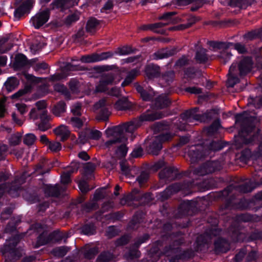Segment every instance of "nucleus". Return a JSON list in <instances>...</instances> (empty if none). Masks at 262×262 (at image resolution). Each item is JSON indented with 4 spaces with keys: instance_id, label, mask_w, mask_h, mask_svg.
Masks as SVG:
<instances>
[{
    "instance_id": "nucleus-1",
    "label": "nucleus",
    "mask_w": 262,
    "mask_h": 262,
    "mask_svg": "<svg viewBox=\"0 0 262 262\" xmlns=\"http://www.w3.org/2000/svg\"><path fill=\"white\" fill-rule=\"evenodd\" d=\"M162 117V116L160 114L147 110L141 114L139 118H134L122 125L115 126L112 129H107L106 133L112 135L114 138L106 141L105 143V146L106 148H110L113 145L126 141L127 139L124 138L122 134L124 130L132 133L142 125L143 122L153 121Z\"/></svg>"
},
{
    "instance_id": "nucleus-2",
    "label": "nucleus",
    "mask_w": 262,
    "mask_h": 262,
    "mask_svg": "<svg viewBox=\"0 0 262 262\" xmlns=\"http://www.w3.org/2000/svg\"><path fill=\"white\" fill-rule=\"evenodd\" d=\"M185 243L184 235L181 232L171 234L164 243L163 241H158L155 243L154 251L160 252L169 258V262H179L180 260H186L194 256V253L191 249H188L179 255H172L180 251V247Z\"/></svg>"
},
{
    "instance_id": "nucleus-3",
    "label": "nucleus",
    "mask_w": 262,
    "mask_h": 262,
    "mask_svg": "<svg viewBox=\"0 0 262 262\" xmlns=\"http://www.w3.org/2000/svg\"><path fill=\"white\" fill-rule=\"evenodd\" d=\"M255 186H253L251 182L245 183L242 185L231 184L223 191L216 194L215 198L225 199V204L220 207V211L222 212L221 214L227 213L226 210L232 209H244L248 207V203L244 198L240 199L239 201L235 198V195L238 193H248L251 192Z\"/></svg>"
},
{
    "instance_id": "nucleus-4",
    "label": "nucleus",
    "mask_w": 262,
    "mask_h": 262,
    "mask_svg": "<svg viewBox=\"0 0 262 262\" xmlns=\"http://www.w3.org/2000/svg\"><path fill=\"white\" fill-rule=\"evenodd\" d=\"M235 119L236 122L240 123L241 126L239 137L235 141L237 148H240L243 144H249L254 140L255 136L253 132L255 129L256 117L250 116L248 112H244L237 114Z\"/></svg>"
},
{
    "instance_id": "nucleus-5",
    "label": "nucleus",
    "mask_w": 262,
    "mask_h": 262,
    "mask_svg": "<svg viewBox=\"0 0 262 262\" xmlns=\"http://www.w3.org/2000/svg\"><path fill=\"white\" fill-rule=\"evenodd\" d=\"M170 128L169 124L165 121L158 122L155 124V131L161 133L155 136L147 146V150L149 154L158 155L163 147L162 145L172 141L174 134L168 132Z\"/></svg>"
},
{
    "instance_id": "nucleus-6",
    "label": "nucleus",
    "mask_w": 262,
    "mask_h": 262,
    "mask_svg": "<svg viewBox=\"0 0 262 262\" xmlns=\"http://www.w3.org/2000/svg\"><path fill=\"white\" fill-rule=\"evenodd\" d=\"M19 241V236H15L10 239L8 244L4 245L2 249L5 262H15L22 255V251L16 248Z\"/></svg>"
},
{
    "instance_id": "nucleus-7",
    "label": "nucleus",
    "mask_w": 262,
    "mask_h": 262,
    "mask_svg": "<svg viewBox=\"0 0 262 262\" xmlns=\"http://www.w3.org/2000/svg\"><path fill=\"white\" fill-rule=\"evenodd\" d=\"M253 220V216L248 213L241 214L236 216V221L229 229V232L231 234V238L232 241L241 242L243 241L245 238V234L240 231L239 222H248L252 221Z\"/></svg>"
},
{
    "instance_id": "nucleus-8",
    "label": "nucleus",
    "mask_w": 262,
    "mask_h": 262,
    "mask_svg": "<svg viewBox=\"0 0 262 262\" xmlns=\"http://www.w3.org/2000/svg\"><path fill=\"white\" fill-rule=\"evenodd\" d=\"M221 230L216 227L210 229L208 232L201 234L197 237L195 251L199 252L203 250L205 246L210 241L211 236H216L220 234Z\"/></svg>"
},
{
    "instance_id": "nucleus-9",
    "label": "nucleus",
    "mask_w": 262,
    "mask_h": 262,
    "mask_svg": "<svg viewBox=\"0 0 262 262\" xmlns=\"http://www.w3.org/2000/svg\"><path fill=\"white\" fill-rule=\"evenodd\" d=\"M221 168V165L220 162L208 161L204 163L198 168L192 170L193 174L203 176L212 173L215 171L219 170Z\"/></svg>"
},
{
    "instance_id": "nucleus-10",
    "label": "nucleus",
    "mask_w": 262,
    "mask_h": 262,
    "mask_svg": "<svg viewBox=\"0 0 262 262\" xmlns=\"http://www.w3.org/2000/svg\"><path fill=\"white\" fill-rule=\"evenodd\" d=\"M149 238V235L145 234L142 237L138 238L134 244L130 246L128 251L125 253L124 255L125 258L130 260L139 258L141 256V252L138 248L141 244L145 242Z\"/></svg>"
},
{
    "instance_id": "nucleus-11",
    "label": "nucleus",
    "mask_w": 262,
    "mask_h": 262,
    "mask_svg": "<svg viewBox=\"0 0 262 262\" xmlns=\"http://www.w3.org/2000/svg\"><path fill=\"white\" fill-rule=\"evenodd\" d=\"M67 75L64 73H56L49 77L42 78L35 77L33 75L28 74L26 75L27 80L35 83L56 82L66 78Z\"/></svg>"
},
{
    "instance_id": "nucleus-12",
    "label": "nucleus",
    "mask_w": 262,
    "mask_h": 262,
    "mask_svg": "<svg viewBox=\"0 0 262 262\" xmlns=\"http://www.w3.org/2000/svg\"><path fill=\"white\" fill-rule=\"evenodd\" d=\"M114 56L112 52H102L100 54L93 53L90 55L82 56L80 60L84 63L95 62L112 58Z\"/></svg>"
},
{
    "instance_id": "nucleus-13",
    "label": "nucleus",
    "mask_w": 262,
    "mask_h": 262,
    "mask_svg": "<svg viewBox=\"0 0 262 262\" xmlns=\"http://www.w3.org/2000/svg\"><path fill=\"white\" fill-rule=\"evenodd\" d=\"M106 99L103 98L96 103L94 105V108L96 111H99L97 113V118L99 120L107 121L111 115V112L106 107Z\"/></svg>"
},
{
    "instance_id": "nucleus-14",
    "label": "nucleus",
    "mask_w": 262,
    "mask_h": 262,
    "mask_svg": "<svg viewBox=\"0 0 262 262\" xmlns=\"http://www.w3.org/2000/svg\"><path fill=\"white\" fill-rule=\"evenodd\" d=\"M50 12L49 10H46L37 13L31 18V22L36 29H39L49 20Z\"/></svg>"
},
{
    "instance_id": "nucleus-15",
    "label": "nucleus",
    "mask_w": 262,
    "mask_h": 262,
    "mask_svg": "<svg viewBox=\"0 0 262 262\" xmlns=\"http://www.w3.org/2000/svg\"><path fill=\"white\" fill-rule=\"evenodd\" d=\"M115 80L114 74L108 73L103 75L96 86L95 91L97 92H104L107 90V86L112 84Z\"/></svg>"
},
{
    "instance_id": "nucleus-16",
    "label": "nucleus",
    "mask_w": 262,
    "mask_h": 262,
    "mask_svg": "<svg viewBox=\"0 0 262 262\" xmlns=\"http://www.w3.org/2000/svg\"><path fill=\"white\" fill-rule=\"evenodd\" d=\"M66 189V186L60 185H55L54 186L46 185L43 188V191L46 195L54 197H58L60 194H63Z\"/></svg>"
},
{
    "instance_id": "nucleus-17",
    "label": "nucleus",
    "mask_w": 262,
    "mask_h": 262,
    "mask_svg": "<svg viewBox=\"0 0 262 262\" xmlns=\"http://www.w3.org/2000/svg\"><path fill=\"white\" fill-rule=\"evenodd\" d=\"M25 178L24 174L19 177L16 176L15 180L11 183H10V188L8 190V193L13 198L18 196V191L20 189L21 184L25 182Z\"/></svg>"
},
{
    "instance_id": "nucleus-18",
    "label": "nucleus",
    "mask_w": 262,
    "mask_h": 262,
    "mask_svg": "<svg viewBox=\"0 0 262 262\" xmlns=\"http://www.w3.org/2000/svg\"><path fill=\"white\" fill-rule=\"evenodd\" d=\"M161 180H165L166 181H171L177 179L179 176V172L174 167H167L162 170L159 173Z\"/></svg>"
},
{
    "instance_id": "nucleus-19",
    "label": "nucleus",
    "mask_w": 262,
    "mask_h": 262,
    "mask_svg": "<svg viewBox=\"0 0 262 262\" xmlns=\"http://www.w3.org/2000/svg\"><path fill=\"white\" fill-rule=\"evenodd\" d=\"M34 3V1L33 0H26L24 1L15 9L14 17L19 19L26 13H28L32 7Z\"/></svg>"
},
{
    "instance_id": "nucleus-20",
    "label": "nucleus",
    "mask_w": 262,
    "mask_h": 262,
    "mask_svg": "<svg viewBox=\"0 0 262 262\" xmlns=\"http://www.w3.org/2000/svg\"><path fill=\"white\" fill-rule=\"evenodd\" d=\"M253 62L251 57H246L243 58L238 63V67L241 76L246 75L252 70Z\"/></svg>"
},
{
    "instance_id": "nucleus-21",
    "label": "nucleus",
    "mask_w": 262,
    "mask_h": 262,
    "mask_svg": "<svg viewBox=\"0 0 262 262\" xmlns=\"http://www.w3.org/2000/svg\"><path fill=\"white\" fill-rule=\"evenodd\" d=\"M194 186V182H184L183 184L175 183L169 186L168 187L171 194L177 193L181 190L188 191L187 193L191 192V189Z\"/></svg>"
},
{
    "instance_id": "nucleus-22",
    "label": "nucleus",
    "mask_w": 262,
    "mask_h": 262,
    "mask_svg": "<svg viewBox=\"0 0 262 262\" xmlns=\"http://www.w3.org/2000/svg\"><path fill=\"white\" fill-rule=\"evenodd\" d=\"M144 73L146 77L149 79L158 78L161 75V68L157 64L150 63L145 66Z\"/></svg>"
},
{
    "instance_id": "nucleus-23",
    "label": "nucleus",
    "mask_w": 262,
    "mask_h": 262,
    "mask_svg": "<svg viewBox=\"0 0 262 262\" xmlns=\"http://www.w3.org/2000/svg\"><path fill=\"white\" fill-rule=\"evenodd\" d=\"M214 252L216 254L226 253L230 250V244L226 239L218 238L214 243Z\"/></svg>"
},
{
    "instance_id": "nucleus-24",
    "label": "nucleus",
    "mask_w": 262,
    "mask_h": 262,
    "mask_svg": "<svg viewBox=\"0 0 262 262\" xmlns=\"http://www.w3.org/2000/svg\"><path fill=\"white\" fill-rule=\"evenodd\" d=\"M192 202L190 201H184L179 205L177 212L175 214L176 218H181L190 214L189 212L192 207Z\"/></svg>"
},
{
    "instance_id": "nucleus-25",
    "label": "nucleus",
    "mask_w": 262,
    "mask_h": 262,
    "mask_svg": "<svg viewBox=\"0 0 262 262\" xmlns=\"http://www.w3.org/2000/svg\"><path fill=\"white\" fill-rule=\"evenodd\" d=\"M134 86L143 100L150 101L153 99L155 93L152 89H149L148 91L145 90L143 87L138 83H135Z\"/></svg>"
},
{
    "instance_id": "nucleus-26",
    "label": "nucleus",
    "mask_w": 262,
    "mask_h": 262,
    "mask_svg": "<svg viewBox=\"0 0 262 262\" xmlns=\"http://www.w3.org/2000/svg\"><path fill=\"white\" fill-rule=\"evenodd\" d=\"M51 119V116L48 115V113H46V112H44L43 114H42V116L40 117V122L37 124L38 129L45 132L51 128V126L49 122Z\"/></svg>"
},
{
    "instance_id": "nucleus-27",
    "label": "nucleus",
    "mask_w": 262,
    "mask_h": 262,
    "mask_svg": "<svg viewBox=\"0 0 262 262\" xmlns=\"http://www.w3.org/2000/svg\"><path fill=\"white\" fill-rule=\"evenodd\" d=\"M193 148L194 149L192 148L188 152L191 163L196 162L205 156V153L202 151L203 147L201 146H194Z\"/></svg>"
},
{
    "instance_id": "nucleus-28",
    "label": "nucleus",
    "mask_w": 262,
    "mask_h": 262,
    "mask_svg": "<svg viewBox=\"0 0 262 262\" xmlns=\"http://www.w3.org/2000/svg\"><path fill=\"white\" fill-rule=\"evenodd\" d=\"M177 52V49L174 48L168 50L162 49L155 52L153 54V59L155 60H158L168 58L176 54Z\"/></svg>"
},
{
    "instance_id": "nucleus-29",
    "label": "nucleus",
    "mask_w": 262,
    "mask_h": 262,
    "mask_svg": "<svg viewBox=\"0 0 262 262\" xmlns=\"http://www.w3.org/2000/svg\"><path fill=\"white\" fill-rule=\"evenodd\" d=\"M54 134L60 137V141L64 142L70 137V132L67 126L60 125L56 127L53 130Z\"/></svg>"
},
{
    "instance_id": "nucleus-30",
    "label": "nucleus",
    "mask_w": 262,
    "mask_h": 262,
    "mask_svg": "<svg viewBox=\"0 0 262 262\" xmlns=\"http://www.w3.org/2000/svg\"><path fill=\"white\" fill-rule=\"evenodd\" d=\"M217 111L215 110H210L202 115H198L195 116V120L201 122H209L217 116Z\"/></svg>"
},
{
    "instance_id": "nucleus-31",
    "label": "nucleus",
    "mask_w": 262,
    "mask_h": 262,
    "mask_svg": "<svg viewBox=\"0 0 262 262\" xmlns=\"http://www.w3.org/2000/svg\"><path fill=\"white\" fill-rule=\"evenodd\" d=\"M72 0H54L50 4L52 9H60L61 11L69 8L72 6Z\"/></svg>"
},
{
    "instance_id": "nucleus-32",
    "label": "nucleus",
    "mask_w": 262,
    "mask_h": 262,
    "mask_svg": "<svg viewBox=\"0 0 262 262\" xmlns=\"http://www.w3.org/2000/svg\"><path fill=\"white\" fill-rule=\"evenodd\" d=\"M133 106L132 102L126 97H123L115 103L114 107L118 111H126L132 109Z\"/></svg>"
},
{
    "instance_id": "nucleus-33",
    "label": "nucleus",
    "mask_w": 262,
    "mask_h": 262,
    "mask_svg": "<svg viewBox=\"0 0 262 262\" xmlns=\"http://www.w3.org/2000/svg\"><path fill=\"white\" fill-rule=\"evenodd\" d=\"M236 71V64H232L229 68L228 74V78L227 82L228 87L232 88L234 85L239 82V79L235 75L234 72Z\"/></svg>"
},
{
    "instance_id": "nucleus-34",
    "label": "nucleus",
    "mask_w": 262,
    "mask_h": 262,
    "mask_svg": "<svg viewBox=\"0 0 262 262\" xmlns=\"http://www.w3.org/2000/svg\"><path fill=\"white\" fill-rule=\"evenodd\" d=\"M37 60V58L31 59L30 66L39 74L45 73L46 70H48L49 68V65L45 62H36Z\"/></svg>"
},
{
    "instance_id": "nucleus-35",
    "label": "nucleus",
    "mask_w": 262,
    "mask_h": 262,
    "mask_svg": "<svg viewBox=\"0 0 262 262\" xmlns=\"http://www.w3.org/2000/svg\"><path fill=\"white\" fill-rule=\"evenodd\" d=\"M99 25V20L94 17H91L86 23V31L91 34H94L98 30Z\"/></svg>"
},
{
    "instance_id": "nucleus-36",
    "label": "nucleus",
    "mask_w": 262,
    "mask_h": 262,
    "mask_svg": "<svg viewBox=\"0 0 262 262\" xmlns=\"http://www.w3.org/2000/svg\"><path fill=\"white\" fill-rule=\"evenodd\" d=\"M28 65L31 66V60L29 61L26 56L23 54L16 55L14 62V66L16 68H22Z\"/></svg>"
},
{
    "instance_id": "nucleus-37",
    "label": "nucleus",
    "mask_w": 262,
    "mask_h": 262,
    "mask_svg": "<svg viewBox=\"0 0 262 262\" xmlns=\"http://www.w3.org/2000/svg\"><path fill=\"white\" fill-rule=\"evenodd\" d=\"M171 101L166 95H161L155 99V105L158 108L166 107L170 105Z\"/></svg>"
},
{
    "instance_id": "nucleus-38",
    "label": "nucleus",
    "mask_w": 262,
    "mask_h": 262,
    "mask_svg": "<svg viewBox=\"0 0 262 262\" xmlns=\"http://www.w3.org/2000/svg\"><path fill=\"white\" fill-rule=\"evenodd\" d=\"M175 77V73L173 71H169L163 74L160 77L159 81L163 86L170 84L173 81Z\"/></svg>"
},
{
    "instance_id": "nucleus-39",
    "label": "nucleus",
    "mask_w": 262,
    "mask_h": 262,
    "mask_svg": "<svg viewBox=\"0 0 262 262\" xmlns=\"http://www.w3.org/2000/svg\"><path fill=\"white\" fill-rule=\"evenodd\" d=\"M66 111V104L63 101L57 102L53 107L52 113L56 117H60Z\"/></svg>"
},
{
    "instance_id": "nucleus-40",
    "label": "nucleus",
    "mask_w": 262,
    "mask_h": 262,
    "mask_svg": "<svg viewBox=\"0 0 262 262\" xmlns=\"http://www.w3.org/2000/svg\"><path fill=\"white\" fill-rule=\"evenodd\" d=\"M206 52L207 50L204 48L197 50L195 55V59L197 62L199 63H205L208 61V56Z\"/></svg>"
},
{
    "instance_id": "nucleus-41",
    "label": "nucleus",
    "mask_w": 262,
    "mask_h": 262,
    "mask_svg": "<svg viewBox=\"0 0 262 262\" xmlns=\"http://www.w3.org/2000/svg\"><path fill=\"white\" fill-rule=\"evenodd\" d=\"M244 38L252 40L262 37V28L248 32L244 35Z\"/></svg>"
},
{
    "instance_id": "nucleus-42",
    "label": "nucleus",
    "mask_w": 262,
    "mask_h": 262,
    "mask_svg": "<svg viewBox=\"0 0 262 262\" xmlns=\"http://www.w3.org/2000/svg\"><path fill=\"white\" fill-rule=\"evenodd\" d=\"M19 81L14 77L9 78L5 83L6 90L9 92H11L15 90L19 84Z\"/></svg>"
},
{
    "instance_id": "nucleus-43",
    "label": "nucleus",
    "mask_w": 262,
    "mask_h": 262,
    "mask_svg": "<svg viewBox=\"0 0 262 262\" xmlns=\"http://www.w3.org/2000/svg\"><path fill=\"white\" fill-rule=\"evenodd\" d=\"M115 258L114 255L108 251H104L100 253L97 258V262H110Z\"/></svg>"
},
{
    "instance_id": "nucleus-44",
    "label": "nucleus",
    "mask_w": 262,
    "mask_h": 262,
    "mask_svg": "<svg viewBox=\"0 0 262 262\" xmlns=\"http://www.w3.org/2000/svg\"><path fill=\"white\" fill-rule=\"evenodd\" d=\"M169 24V21L167 23H157L155 24H151V31L161 34H164L165 33V31L163 28Z\"/></svg>"
},
{
    "instance_id": "nucleus-45",
    "label": "nucleus",
    "mask_w": 262,
    "mask_h": 262,
    "mask_svg": "<svg viewBox=\"0 0 262 262\" xmlns=\"http://www.w3.org/2000/svg\"><path fill=\"white\" fill-rule=\"evenodd\" d=\"M149 173L147 170L143 171L137 177V181L138 182L140 187H143L147 182L149 179Z\"/></svg>"
},
{
    "instance_id": "nucleus-46",
    "label": "nucleus",
    "mask_w": 262,
    "mask_h": 262,
    "mask_svg": "<svg viewBox=\"0 0 262 262\" xmlns=\"http://www.w3.org/2000/svg\"><path fill=\"white\" fill-rule=\"evenodd\" d=\"M208 44L213 50L217 49H227L229 47V43L224 42L210 41L208 42Z\"/></svg>"
},
{
    "instance_id": "nucleus-47",
    "label": "nucleus",
    "mask_w": 262,
    "mask_h": 262,
    "mask_svg": "<svg viewBox=\"0 0 262 262\" xmlns=\"http://www.w3.org/2000/svg\"><path fill=\"white\" fill-rule=\"evenodd\" d=\"M98 253V249L97 247L85 249L83 251V256L86 259H92L95 257Z\"/></svg>"
},
{
    "instance_id": "nucleus-48",
    "label": "nucleus",
    "mask_w": 262,
    "mask_h": 262,
    "mask_svg": "<svg viewBox=\"0 0 262 262\" xmlns=\"http://www.w3.org/2000/svg\"><path fill=\"white\" fill-rule=\"evenodd\" d=\"M47 234V233L43 232L39 235L37 241V247L46 245L49 243L50 241L52 239L51 235L48 236Z\"/></svg>"
},
{
    "instance_id": "nucleus-49",
    "label": "nucleus",
    "mask_w": 262,
    "mask_h": 262,
    "mask_svg": "<svg viewBox=\"0 0 262 262\" xmlns=\"http://www.w3.org/2000/svg\"><path fill=\"white\" fill-rule=\"evenodd\" d=\"M134 51V50L131 46H125L118 48L115 53L120 55H126L133 53Z\"/></svg>"
},
{
    "instance_id": "nucleus-50",
    "label": "nucleus",
    "mask_w": 262,
    "mask_h": 262,
    "mask_svg": "<svg viewBox=\"0 0 262 262\" xmlns=\"http://www.w3.org/2000/svg\"><path fill=\"white\" fill-rule=\"evenodd\" d=\"M21 140V134L17 132L11 136L9 139V143L11 146H16L20 143Z\"/></svg>"
},
{
    "instance_id": "nucleus-51",
    "label": "nucleus",
    "mask_w": 262,
    "mask_h": 262,
    "mask_svg": "<svg viewBox=\"0 0 262 262\" xmlns=\"http://www.w3.org/2000/svg\"><path fill=\"white\" fill-rule=\"evenodd\" d=\"M8 40V38L6 37L0 39V54L4 53L11 49L12 46L7 43Z\"/></svg>"
},
{
    "instance_id": "nucleus-52",
    "label": "nucleus",
    "mask_w": 262,
    "mask_h": 262,
    "mask_svg": "<svg viewBox=\"0 0 262 262\" xmlns=\"http://www.w3.org/2000/svg\"><path fill=\"white\" fill-rule=\"evenodd\" d=\"M231 55V54L227 51V49H224L217 56V58L221 63L225 64L230 59Z\"/></svg>"
},
{
    "instance_id": "nucleus-53",
    "label": "nucleus",
    "mask_w": 262,
    "mask_h": 262,
    "mask_svg": "<svg viewBox=\"0 0 262 262\" xmlns=\"http://www.w3.org/2000/svg\"><path fill=\"white\" fill-rule=\"evenodd\" d=\"M141 214L140 213H136L133 217V219L129 223L128 226L130 228L135 229H137L138 227L136 226L137 224L141 222Z\"/></svg>"
},
{
    "instance_id": "nucleus-54",
    "label": "nucleus",
    "mask_w": 262,
    "mask_h": 262,
    "mask_svg": "<svg viewBox=\"0 0 262 262\" xmlns=\"http://www.w3.org/2000/svg\"><path fill=\"white\" fill-rule=\"evenodd\" d=\"M230 3L231 6L241 9H246L249 5L248 0H231Z\"/></svg>"
},
{
    "instance_id": "nucleus-55",
    "label": "nucleus",
    "mask_w": 262,
    "mask_h": 262,
    "mask_svg": "<svg viewBox=\"0 0 262 262\" xmlns=\"http://www.w3.org/2000/svg\"><path fill=\"white\" fill-rule=\"evenodd\" d=\"M68 250L67 247L62 246L54 249L52 252L55 256L61 257L67 253Z\"/></svg>"
},
{
    "instance_id": "nucleus-56",
    "label": "nucleus",
    "mask_w": 262,
    "mask_h": 262,
    "mask_svg": "<svg viewBox=\"0 0 262 262\" xmlns=\"http://www.w3.org/2000/svg\"><path fill=\"white\" fill-rule=\"evenodd\" d=\"M88 128L79 133L78 141L81 144H84L90 140Z\"/></svg>"
},
{
    "instance_id": "nucleus-57",
    "label": "nucleus",
    "mask_w": 262,
    "mask_h": 262,
    "mask_svg": "<svg viewBox=\"0 0 262 262\" xmlns=\"http://www.w3.org/2000/svg\"><path fill=\"white\" fill-rule=\"evenodd\" d=\"M130 239V237L129 235H124L115 242V245L116 247L124 246L128 244Z\"/></svg>"
},
{
    "instance_id": "nucleus-58",
    "label": "nucleus",
    "mask_w": 262,
    "mask_h": 262,
    "mask_svg": "<svg viewBox=\"0 0 262 262\" xmlns=\"http://www.w3.org/2000/svg\"><path fill=\"white\" fill-rule=\"evenodd\" d=\"M78 184L79 188L83 194H86L88 191L93 188H90L88 182L84 180H80Z\"/></svg>"
},
{
    "instance_id": "nucleus-59",
    "label": "nucleus",
    "mask_w": 262,
    "mask_h": 262,
    "mask_svg": "<svg viewBox=\"0 0 262 262\" xmlns=\"http://www.w3.org/2000/svg\"><path fill=\"white\" fill-rule=\"evenodd\" d=\"M190 59L185 55L182 56L176 62L174 67L181 68L189 64Z\"/></svg>"
},
{
    "instance_id": "nucleus-60",
    "label": "nucleus",
    "mask_w": 262,
    "mask_h": 262,
    "mask_svg": "<svg viewBox=\"0 0 262 262\" xmlns=\"http://www.w3.org/2000/svg\"><path fill=\"white\" fill-rule=\"evenodd\" d=\"M44 112H46V113H48L47 111H44L43 112H41L36 110L35 108H33L31 109L30 112L29 117L30 119L33 120H36L39 118L40 119V117L42 116V114H43Z\"/></svg>"
},
{
    "instance_id": "nucleus-61",
    "label": "nucleus",
    "mask_w": 262,
    "mask_h": 262,
    "mask_svg": "<svg viewBox=\"0 0 262 262\" xmlns=\"http://www.w3.org/2000/svg\"><path fill=\"white\" fill-rule=\"evenodd\" d=\"M69 88L71 91L74 93H77L79 92L80 82L75 79H71L69 83Z\"/></svg>"
},
{
    "instance_id": "nucleus-62",
    "label": "nucleus",
    "mask_w": 262,
    "mask_h": 262,
    "mask_svg": "<svg viewBox=\"0 0 262 262\" xmlns=\"http://www.w3.org/2000/svg\"><path fill=\"white\" fill-rule=\"evenodd\" d=\"M61 144L57 141H50L48 144V148L53 152H57L61 149Z\"/></svg>"
},
{
    "instance_id": "nucleus-63",
    "label": "nucleus",
    "mask_w": 262,
    "mask_h": 262,
    "mask_svg": "<svg viewBox=\"0 0 262 262\" xmlns=\"http://www.w3.org/2000/svg\"><path fill=\"white\" fill-rule=\"evenodd\" d=\"M54 90L57 92L61 93L66 97H69L70 96V92H69L68 89L63 84H57L55 85Z\"/></svg>"
},
{
    "instance_id": "nucleus-64",
    "label": "nucleus",
    "mask_w": 262,
    "mask_h": 262,
    "mask_svg": "<svg viewBox=\"0 0 262 262\" xmlns=\"http://www.w3.org/2000/svg\"><path fill=\"white\" fill-rule=\"evenodd\" d=\"M82 231L85 234H93L95 231V227L93 224H86L82 228Z\"/></svg>"
}]
</instances>
